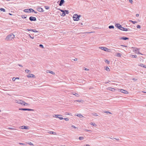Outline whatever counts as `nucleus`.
Returning <instances> with one entry per match:
<instances>
[{
	"instance_id": "6",
	"label": "nucleus",
	"mask_w": 146,
	"mask_h": 146,
	"mask_svg": "<svg viewBox=\"0 0 146 146\" xmlns=\"http://www.w3.org/2000/svg\"><path fill=\"white\" fill-rule=\"evenodd\" d=\"M55 117L57 118H58L60 120H62L63 119V118L62 117V116L61 115H54Z\"/></svg>"
},
{
	"instance_id": "10",
	"label": "nucleus",
	"mask_w": 146,
	"mask_h": 146,
	"mask_svg": "<svg viewBox=\"0 0 146 146\" xmlns=\"http://www.w3.org/2000/svg\"><path fill=\"white\" fill-rule=\"evenodd\" d=\"M24 11L26 13H31V8L25 9L24 10Z\"/></svg>"
},
{
	"instance_id": "58",
	"label": "nucleus",
	"mask_w": 146,
	"mask_h": 146,
	"mask_svg": "<svg viewBox=\"0 0 146 146\" xmlns=\"http://www.w3.org/2000/svg\"><path fill=\"white\" fill-rule=\"evenodd\" d=\"M85 70L86 71H88L89 70V69L87 68H85Z\"/></svg>"
},
{
	"instance_id": "53",
	"label": "nucleus",
	"mask_w": 146,
	"mask_h": 146,
	"mask_svg": "<svg viewBox=\"0 0 146 146\" xmlns=\"http://www.w3.org/2000/svg\"><path fill=\"white\" fill-rule=\"evenodd\" d=\"M74 95H76V96H78V94H76V93H75V94H74Z\"/></svg>"
},
{
	"instance_id": "7",
	"label": "nucleus",
	"mask_w": 146,
	"mask_h": 146,
	"mask_svg": "<svg viewBox=\"0 0 146 146\" xmlns=\"http://www.w3.org/2000/svg\"><path fill=\"white\" fill-rule=\"evenodd\" d=\"M119 91L120 92L123 93H124V94H128V92L125 90H124L123 89H119Z\"/></svg>"
},
{
	"instance_id": "50",
	"label": "nucleus",
	"mask_w": 146,
	"mask_h": 146,
	"mask_svg": "<svg viewBox=\"0 0 146 146\" xmlns=\"http://www.w3.org/2000/svg\"><path fill=\"white\" fill-rule=\"evenodd\" d=\"M16 79H15V78L13 77L12 79V80L13 81H15Z\"/></svg>"
},
{
	"instance_id": "13",
	"label": "nucleus",
	"mask_w": 146,
	"mask_h": 146,
	"mask_svg": "<svg viewBox=\"0 0 146 146\" xmlns=\"http://www.w3.org/2000/svg\"><path fill=\"white\" fill-rule=\"evenodd\" d=\"M99 48L102 50H103L106 51L108 50V49L107 48L104 47H100Z\"/></svg>"
},
{
	"instance_id": "45",
	"label": "nucleus",
	"mask_w": 146,
	"mask_h": 146,
	"mask_svg": "<svg viewBox=\"0 0 146 146\" xmlns=\"http://www.w3.org/2000/svg\"><path fill=\"white\" fill-rule=\"evenodd\" d=\"M25 71L26 72H27V73H28L30 71V70H25Z\"/></svg>"
},
{
	"instance_id": "15",
	"label": "nucleus",
	"mask_w": 146,
	"mask_h": 146,
	"mask_svg": "<svg viewBox=\"0 0 146 146\" xmlns=\"http://www.w3.org/2000/svg\"><path fill=\"white\" fill-rule=\"evenodd\" d=\"M48 133L54 135H56V132L52 131H49V132H48Z\"/></svg>"
},
{
	"instance_id": "64",
	"label": "nucleus",
	"mask_w": 146,
	"mask_h": 146,
	"mask_svg": "<svg viewBox=\"0 0 146 146\" xmlns=\"http://www.w3.org/2000/svg\"><path fill=\"white\" fill-rule=\"evenodd\" d=\"M15 79H19V77H17L16 78H15Z\"/></svg>"
},
{
	"instance_id": "31",
	"label": "nucleus",
	"mask_w": 146,
	"mask_h": 146,
	"mask_svg": "<svg viewBox=\"0 0 146 146\" xmlns=\"http://www.w3.org/2000/svg\"><path fill=\"white\" fill-rule=\"evenodd\" d=\"M105 62L107 63L108 64H109L110 63V62L108 60H106L105 61Z\"/></svg>"
},
{
	"instance_id": "29",
	"label": "nucleus",
	"mask_w": 146,
	"mask_h": 146,
	"mask_svg": "<svg viewBox=\"0 0 146 146\" xmlns=\"http://www.w3.org/2000/svg\"><path fill=\"white\" fill-rule=\"evenodd\" d=\"M131 57L132 58H136L137 57V56L136 55H131Z\"/></svg>"
},
{
	"instance_id": "19",
	"label": "nucleus",
	"mask_w": 146,
	"mask_h": 146,
	"mask_svg": "<svg viewBox=\"0 0 146 146\" xmlns=\"http://www.w3.org/2000/svg\"><path fill=\"white\" fill-rule=\"evenodd\" d=\"M109 29H114V26L113 25L109 26L108 27Z\"/></svg>"
},
{
	"instance_id": "63",
	"label": "nucleus",
	"mask_w": 146,
	"mask_h": 146,
	"mask_svg": "<svg viewBox=\"0 0 146 146\" xmlns=\"http://www.w3.org/2000/svg\"><path fill=\"white\" fill-rule=\"evenodd\" d=\"M121 46H124V47H126L127 46H125L124 45H121Z\"/></svg>"
},
{
	"instance_id": "37",
	"label": "nucleus",
	"mask_w": 146,
	"mask_h": 146,
	"mask_svg": "<svg viewBox=\"0 0 146 146\" xmlns=\"http://www.w3.org/2000/svg\"><path fill=\"white\" fill-rule=\"evenodd\" d=\"M124 28H124V27H122L121 26V29H120V30H121L124 31Z\"/></svg>"
},
{
	"instance_id": "54",
	"label": "nucleus",
	"mask_w": 146,
	"mask_h": 146,
	"mask_svg": "<svg viewBox=\"0 0 146 146\" xmlns=\"http://www.w3.org/2000/svg\"><path fill=\"white\" fill-rule=\"evenodd\" d=\"M28 30L29 31H32L33 32V29H28Z\"/></svg>"
},
{
	"instance_id": "42",
	"label": "nucleus",
	"mask_w": 146,
	"mask_h": 146,
	"mask_svg": "<svg viewBox=\"0 0 146 146\" xmlns=\"http://www.w3.org/2000/svg\"><path fill=\"white\" fill-rule=\"evenodd\" d=\"M29 36L31 38H32V39H34V36H33V37L31 36L30 35V34H29Z\"/></svg>"
},
{
	"instance_id": "55",
	"label": "nucleus",
	"mask_w": 146,
	"mask_h": 146,
	"mask_svg": "<svg viewBox=\"0 0 146 146\" xmlns=\"http://www.w3.org/2000/svg\"><path fill=\"white\" fill-rule=\"evenodd\" d=\"M29 144H30L31 145H33V143H32L30 142V143H28Z\"/></svg>"
},
{
	"instance_id": "22",
	"label": "nucleus",
	"mask_w": 146,
	"mask_h": 146,
	"mask_svg": "<svg viewBox=\"0 0 146 146\" xmlns=\"http://www.w3.org/2000/svg\"><path fill=\"white\" fill-rule=\"evenodd\" d=\"M31 12H34L35 13H37L33 9L31 8Z\"/></svg>"
},
{
	"instance_id": "40",
	"label": "nucleus",
	"mask_w": 146,
	"mask_h": 146,
	"mask_svg": "<svg viewBox=\"0 0 146 146\" xmlns=\"http://www.w3.org/2000/svg\"><path fill=\"white\" fill-rule=\"evenodd\" d=\"M129 29H127V28H124V31H128Z\"/></svg>"
},
{
	"instance_id": "56",
	"label": "nucleus",
	"mask_w": 146,
	"mask_h": 146,
	"mask_svg": "<svg viewBox=\"0 0 146 146\" xmlns=\"http://www.w3.org/2000/svg\"><path fill=\"white\" fill-rule=\"evenodd\" d=\"M73 60L75 61H76L77 60V58H75L74 59H73Z\"/></svg>"
},
{
	"instance_id": "43",
	"label": "nucleus",
	"mask_w": 146,
	"mask_h": 146,
	"mask_svg": "<svg viewBox=\"0 0 146 146\" xmlns=\"http://www.w3.org/2000/svg\"><path fill=\"white\" fill-rule=\"evenodd\" d=\"M90 124L93 126L96 125V124L94 123H92V122H91Z\"/></svg>"
},
{
	"instance_id": "2",
	"label": "nucleus",
	"mask_w": 146,
	"mask_h": 146,
	"mask_svg": "<svg viewBox=\"0 0 146 146\" xmlns=\"http://www.w3.org/2000/svg\"><path fill=\"white\" fill-rule=\"evenodd\" d=\"M80 17L81 15L75 14L73 15V18L74 21H78L79 20Z\"/></svg>"
},
{
	"instance_id": "32",
	"label": "nucleus",
	"mask_w": 146,
	"mask_h": 146,
	"mask_svg": "<svg viewBox=\"0 0 146 146\" xmlns=\"http://www.w3.org/2000/svg\"><path fill=\"white\" fill-rule=\"evenodd\" d=\"M144 65L143 64H142V63H141V64H138L139 66H140L141 67H143Z\"/></svg>"
},
{
	"instance_id": "59",
	"label": "nucleus",
	"mask_w": 146,
	"mask_h": 146,
	"mask_svg": "<svg viewBox=\"0 0 146 146\" xmlns=\"http://www.w3.org/2000/svg\"><path fill=\"white\" fill-rule=\"evenodd\" d=\"M114 139H115L117 140H119V138H118L117 139H116V138H114Z\"/></svg>"
},
{
	"instance_id": "14",
	"label": "nucleus",
	"mask_w": 146,
	"mask_h": 146,
	"mask_svg": "<svg viewBox=\"0 0 146 146\" xmlns=\"http://www.w3.org/2000/svg\"><path fill=\"white\" fill-rule=\"evenodd\" d=\"M27 76L28 78H33L35 77V75L32 74H29V75Z\"/></svg>"
},
{
	"instance_id": "4",
	"label": "nucleus",
	"mask_w": 146,
	"mask_h": 146,
	"mask_svg": "<svg viewBox=\"0 0 146 146\" xmlns=\"http://www.w3.org/2000/svg\"><path fill=\"white\" fill-rule=\"evenodd\" d=\"M19 110L22 111H34V109H30L29 108H19Z\"/></svg>"
},
{
	"instance_id": "49",
	"label": "nucleus",
	"mask_w": 146,
	"mask_h": 146,
	"mask_svg": "<svg viewBox=\"0 0 146 146\" xmlns=\"http://www.w3.org/2000/svg\"><path fill=\"white\" fill-rule=\"evenodd\" d=\"M132 79H133V80H134L135 81H136L137 80V79H136V78H133Z\"/></svg>"
},
{
	"instance_id": "27",
	"label": "nucleus",
	"mask_w": 146,
	"mask_h": 146,
	"mask_svg": "<svg viewBox=\"0 0 146 146\" xmlns=\"http://www.w3.org/2000/svg\"><path fill=\"white\" fill-rule=\"evenodd\" d=\"M129 21L131 22L133 24H135V23H137V22L136 21H133L132 20H130Z\"/></svg>"
},
{
	"instance_id": "46",
	"label": "nucleus",
	"mask_w": 146,
	"mask_h": 146,
	"mask_svg": "<svg viewBox=\"0 0 146 146\" xmlns=\"http://www.w3.org/2000/svg\"><path fill=\"white\" fill-rule=\"evenodd\" d=\"M72 127H73V128H75V129H76V128H77V129H78V127H75V126H74V125H72Z\"/></svg>"
},
{
	"instance_id": "3",
	"label": "nucleus",
	"mask_w": 146,
	"mask_h": 146,
	"mask_svg": "<svg viewBox=\"0 0 146 146\" xmlns=\"http://www.w3.org/2000/svg\"><path fill=\"white\" fill-rule=\"evenodd\" d=\"M16 102L19 104H20L24 106H25L26 105H29L27 103H25L24 101L20 100H18L17 101V102Z\"/></svg>"
},
{
	"instance_id": "48",
	"label": "nucleus",
	"mask_w": 146,
	"mask_h": 146,
	"mask_svg": "<svg viewBox=\"0 0 146 146\" xmlns=\"http://www.w3.org/2000/svg\"><path fill=\"white\" fill-rule=\"evenodd\" d=\"M59 10L60 11H61L62 13H63V12H65V10H64L61 9H59Z\"/></svg>"
},
{
	"instance_id": "47",
	"label": "nucleus",
	"mask_w": 146,
	"mask_h": 146,
	"mask_svg": "<svg viewBox=\"0 0 146 146\" xmlns=\"http://www.w3.org/2000/svg\"><path fill=\"white\" fill-rule=\"evenodd\" d=\"M48 71L50 72H49V73H51V74H54V73L52 71Z\"/></svg>"
},
{
	"instance_id": "52",
	"label": "nucleus",
	"mask_w": 146,
	"mask_h": 146,
	"mask_svg": "<svg viewBox=\"0 0 146 146\" xmlns=\"http://www.w3.org/2000/svg\"><path fill=\"white\" fill-rule=\"evenodd\" d=\"M78 25H83V24L82 23H80V22L79 24H78Z\"/></svg>"
},
{
	"instance_id": "1",
	"label": "nucleus",
	"mask_w": 146,
	"mask_h": 146,
	"mask_svg": "<svg viewBox=\"0 0 146 146\" xmlns=\"http://www.w3.org/2000/svg\"><path fill=\"white\" fill-rule=\"evenodd\" d=\"M15 35L13 33H11L7 36L5 39L7 41L10 40H11L15 37Z\"/></svg>"
},
{
	"instance_id": "34",
	"label": "nucleus",
	"mask_w": 146,
	"mask_h": 146,
	"mask_svg": "<svg viewBox=\"0 0 146 146\" xmlns=\"http://www.w3.org/2000/svg\"><path fill=\"white\" fill-rule=\"evenodd\" d=\"M76 102H81L82 101H83L82 100H76L74 101V102H76Z\"/></svg>"
},
{
	"instance_id": "25",
	"label": "nucleus",
	"mask_w": 146,
	"mask_h": 146,
	"mask_svg": "<svg viewBox=\"0 0 146 146\" xmlns=\"http://www.w3.org/2000/svg\"><path fill=\"white\" fill-rule=\"evenodd\" d=\"M84 138L83 137H79V139L80 140H82Z\"/></svg>"
},
{
	"instance_id": "20",
	"label": "nucleus",
	"mask_w": 146,
	"mask_h": 146,
	"mask_svg": "<svg viewBox=\"0 0 146 146\" xmlns=\"http://www.w3.org/2000/svg\"><path fill=\"white\" fill-rule=\"evenodd\" d=\"M116 56L118 57H120L121 56V54L119 53H117L116 54Z\"/></svg>"
},
{
	"instance_id": "18",
	"label": "nucleus",
	"mask_w": 146,
	"mask_h": 146,
	"mask_svg": "<svg viewBox=\"0 0 146 146\" xmlns=\"http://www.w3.org/2000/svg\"><path fill=\"white\" fill-rule=\"evenodd\" d=\"M22 18L23 19H26L27 18V16L26 15H23L21 16Z\"/></svg>"
},
{
	"instance_id": "57",
	"label": "nucleus",
	"mask_w": 146,
	"mask_h": 146,
	"mask_svg": "<svg viewBox=\"0 0 146 146\" xmlns=\"http://www.w3.org/2000/svg\"><path fill=\"white\" fill-rule=\"evenodd\" d=\"M139 14H137L136 15V16L137 17H138L139 16Z\"/></svg>"
},
{
	"instance_id": "51",
	"label": "nucleus",
	"mask_w": 146,
	"mask_h": 146,
	"mask_svg": "<svg viewBox=\"0 0 146 146\" xmlns=\"http://www.w3.org/2000/svg\"><path fill=\"white\" fill-rule=\"evenodd\" d=\"M129 2L131 3H132L133 2L132 0H129Z\"/></svg>"
},
{
	"instance_id": "12",
	"label": "nucleus",
	"mask_w": 146,
	"mask_h": 146,
	"mask_svg": "<svg viewBox=\"0 0 146 146\" xmlns=\"http://www.w3.org/2000/svg\"><path fill=\"white\" fill-rule=\"evenodd\" d=\"M64 2L65 1L64 0H60L59 4V5L60 6H62L64 3Z\"/></svg>"
},
{
	"instance_id": "38",
	"label": "nucleus",
	"mask_w": 146,
	"mask_h": 146,
	"mask_svg": "<svg viewBox=\"0 0 146 146\" xmlns=\"http://www.w3.org/2000/svg\"><path fill=\"white\" fill-rule=\"evenodd\" d=\"M63 119H64L65 121H68L69 120V119L67 118H63Z\"/></svg>"
},
{
	"instance_id": "23",
	"label": "nucleus",
	"mask_w": 146,
	"mask_h": 146,
	"mask_svg": "<svg viewBox=\"0 0 146 146\" xmlns=\"http://www.w3.org/2000/svg\"><path fill=\"white\" fill-rule=\"evenodd\" d=\"M0 10L1 11H3V12H5V9L3 8H0Z\"/></svg>"
},
{
	"instance_id": "5",
	"label": "nucleus",
	"mask_w": 146,
	"mask_h": 146,
	"mask_svg": "<svg viewBox=\"0 0 146 146\" xmlns=\"http://www.w3.org/2000/svg\"><path fill=\"white\" fill-rule=\"evenodd\" d=\"M29 19L31 21H35L36 19L35 17L31 16L29 18Z\"/></svg>"
},
{
	"instance_id": "30",
	"label": "nucleus",
	"mask_w": 146,
	"mask_h": 146,
	"mask_svg": "<svg viewBox=\"0 0 146 146\" xmlns=\"http://www.w3.org/2000/svg\"><path fill=\"white\" fill-rule=\"evenodd\" d=\"M65 13H66V14H68L69 12L68 10H65Z\"/></svg>"
},
{
	"instance_id": "61",
	"label": "nucleus",
	"mask_w": 146,
	"mask_h": 146,
	"mask_svg": "<svg viewBox=\"0 0 146 146\" xmlns=\"http://www.w3.org/2000/svg\"><path fill=\"white\" fill-rule=\"evenodd\" d=\"M143 67L146 68V65H144Z\"/></svg>"
},
{
	"instance_id": "9",
	"label": "nucleus",
	"mask_w": 146,
	"mask_h": 146,
	"mask_svg": "<svg viewBox=\"0 0 146 146\" xmlns=\"http://www.w3.org/2000/svg\"><path fill=\"white\" fill-rule=\"evenodd\" d=\"M115 27L117 28H118L119 29H120L121 27V25L119 23H117L115 25Z\"/></svg>"
},
{
	"instance_id": "24",
	"label": "nucleus",
	"mask_w": 146,
	"mask_h": 146,
	"mask_svg": "<svg viewBox=\"0 0 146 146\" xmlns=\"http://www.w3.org/2000/svg\"><path fill=\"white\" fill-rule=\"evenodd\" d=\"M92 115L94 116H98V115L97 114L95 113H92Z\"/></svg>"
},
{
	"instance_id": "41",
	"label": "nucleus",
	"mask_w": 146,
	"mask_h": 146,
	"mask_svg": "<svg viewBox=\"0 0 146 146\" xmlns=\"http://www.w3.org/2000/svg\"><path fill=\"white\" fill-rule=\"evenodd\" d=\"M33 32L35 33L38 32V31H36V29H33Z\"/></svg>"
},
{
	"instance_id": "39",
	"label": "nucleus",
	"mask_w": 146,
	"mask_h": 146,
	"mask_svg": "<svg viewBox=\"0 0 146 146\" xmlns=\"http://www.w3.org/2000/svg\"><path fill=\"white\" fill-rule=\"evenodd\" d=\"M8 129H11V130H15V129L14 128H12V127H9Z\"/></svg>"
},
{
	"instance_id": "36",
	"label": "nucleus",
	"mask_w": 146,
	"mask_h": 146,
	"mask_svg": "<svg viewBox=\"0 0 146 146\" xmlns=\"http://www.w3.org/2000/svg\"><path fill=\"white\" fill-rule=\"evenodd\" d=\"M104 112L105 113H110V114H111V112H109V111H105Z\"/></svg>"
},
{
	"instance_id": "17",
	"label": "nucleus",
	"mask_w": 146,
	"mask_h": 146,
	"mask_svg": "<svg viewBox=\"0 0 146 146\" xmlns=\"http://www.w3.org/2000/svg\"><path fill=\"white\" fill-rule=\"evenodd\" d=\"M22 129H28V127L26 126L23 125L21 127Z\"/></svg>"
},
{
	"instance_id": "60",
	"label": "nucleus",
	"mask_w": 146,
	"mask_h": 146,
	"mask_svg": "<svg viewBox=\"0 0 146 146\" xmlns=\"http://www.w3.org/2000/svg\"><path fill=\"white\" fill-rule=\"evenodd\" d=\"M18 65L20 67H23L22 66L21 64H18Z\"/></svg>"
},
{
	"instance_id": "44",
	"label": "nucleus",
	"mask_w": 146,
	"mask_h": 146,
	"mask_svg": "<svg viewBox=\"0 0 146 146\" xmlns=\"http://www.w3.org/2000/svg\"><path fill=\"white\" fill-rule=\"evenodd\" d=\"M137 28H141V26L139 25H137Z\"/></svg>"
},
{
	"instance_id": "33",
	"label": "nucleus",
	"mask_w": 146,
	"mask_h": 146,
	"mask_svg": "<svg viewBox=\"0 0 146 146\" xmlns=\"http://www.w3.org/2000/svg\"><path fill=\"white\" fill-rule=\"evenodd\" d=\"M39 46L40 47V48H44V46H43V45L42 44H40L39 45Z\"/></svg>"
},
{
	"instance_id": "26",
	"label": "nucleus",
	"mask_w": 146,
	"mask_h": 146,
	"mask_svg": "<svg viewBox=\"0 0 146 146\" xmlns=\"http://www.w3.org/2000/svg\"><path fill=\"white\" fill-rule=\"evenodd\" d=\"M77 115V116H78L79 117H80V118H82V117H83V116H82V115L80 114H78V115Z\"/></svg>"
},
{
	"instance_id": "62",
	"label": "nucleus",
	"mask_w": 146,
	"mask_h": 146,
	"mask_svg": "<svg viewBox=\"0 0 146 146\" xmlns=\"http://www.w3.org/2000/svg\"><path fill=\"white\" fill-rule=\"evenodd\" d=\"M85 146H90L88 144H86L85 145Z\"/></svg>"
},
{
	"instance_id": "28",
	"label": "nucleus",
	"mask_w": 146,
	"mask_h": 146,
	"mask_svg": "<svg viewBox=\"0 0 146 146\" xmlns=\"http://www.w3.org/2000/svg\"><path fill=\"white\" fill-rule=\"evenodd\" d=\"M65 15H66V13H65V12H63L61 14V16H63V17L65 16Z\"/></svg>"
},
{
	"instance_id": "8",
	"label": "nucleus",
	"mask_w": 146,
	"mask_h": 146,
	"mask_svg": "<svg viewBox=\"0 0 146 146\" xmlns=\"http://www.w3.org/2000/svg\"><path fill=\"white\" fill-rule=\"evenodd\" d=\"M36 10L39 12H43L44 11L42 8L41 7H37L36 8Z\"/></svg>"
},
{
	"instance_id": "35",
	"label": "nucleus",
	"mask_w": 146,
	"mask_h": 146,
	"mask_svg": "<svg viewBox=\"0 0 146 146\" xmlns=\"http://www.w3.org/2000/svg\"><path fill=\"white\" fill-rule=\"evenodd\" d=\"M44 7L46 9H48L49 8V7L48 6H45Z\"/></svg>"
},
{
	"instance_id": "11",
	"label": "nucleus",
	"mask_w": 146,
	"mask_h": 146,
	"mask_svg": "<svg viewBox=\"0 0 146 146\" xmlns=\"http://www.w3.org/2000/svg\"><path fill=\"white\" fill-rule=\"evenodd\" d=\"M119 39L120 40L122 39L124 40H129V38L125 36H123L121 37Z\"/></svg>"
},
{
	"instance_id": "21",
	"label": "nucleus",
	"mask_w": 146,
	"mask_h": 146,
	"mask_svg": "<svg viewBox=\"0 0 146 146\" xmlns=\"http://www.w3.org/2000/svg\"><path fill=\"white\" fill-rule=\"evenodd\" d=\"M105 69L107 70V71H110V69L108 66L106 67V68Z\"/></svg>"
},
{
	"instance_id": "16",
	"label": "nucleus",
	"mask_w": 146,
	"mask_h": 146,
	"mask_svg": "<svg viewBox=\"0 0 146 146\" xmlns=\"http://www.w3.org/2000/svg\"><path fill=\"white\" fill-rule=\"evenodd\" d=\"M108 89L109 90H111V91H112L113 92L115 91V89H114V88H112L111 87H109L108 88Z\"/></svg>"
}]
</instances>
